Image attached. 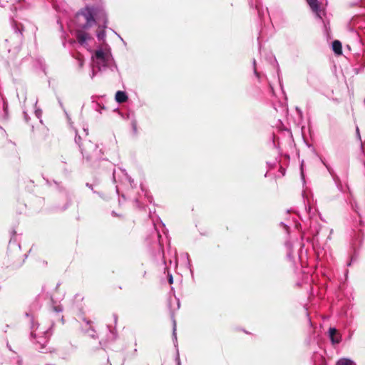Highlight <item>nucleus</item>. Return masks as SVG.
I'll use <instances>...</instances> for the list:
<instances>
[{"mask_svg": "<svg viewBox=\"0 0 365 365\" xmlns=\"http://www.w3.org/2000/svg\"><path fill=\"white\" fill-rule=\"evenodd\" d=\"M53 309L57 312H62L63 310V308L61 305H58V306H56L53 307Z\"/></svg>", "mask_w": 365, "mask_h": 365, "instance_id": "12", "label": "nucleus"}, {"mask_svg": "<svg viewBox=\"0 0 365 365\" xmlns=\"http://www.w3.org/2000/svg\"><path fill=\"white\" fill-rule=\"evenodd\" d=\"M97 19L99 25L102 24L103 28L106 26L107 19L104 11H100L99 15L97 16Z\"/></svg>", "mask_w": 365, "mask_h": 365, "instance_id": "5", "label": "nucleus"}, {"mask_svg": "<svg viewBox=\"0 0 365 365\" xmlns=\"http://www.w3.org/2000/svg\"><path fill=\"white\" fill-rule=\"evenodd\" d=\"M35 331H32V332H31V335L34 336V337H36L37 335H38L40 334V333L36 334Z\"/></svg>", "mask_w": 365, "mask_h": 365, "instance_id": "15", "label": "nucleus"}, {"mask_svg": "<svg viewBox=\"0 0 365 365\" xmlns=\"http://www.w3.org/2000/svg\"><path fill=\"white\" fill-rule=\"evenodd\" d=\"M92 73L91 78H93L97 71H101L110 66L113 63V58L110 50L106 48L97 49L91 57Z\"/></svg>", "mask_w": 365, "mask_h": 365, "instance_id": "1", "label": "nucleus"}, {"mask_svg": "<svg viewBox=\"0 0 365 365\" xmlns=\"http://www.w3.org/2000/svg\"><path fill=\"white\" fill-rule=\"evenodd\" d=\"M336 365H356L355 363L349 359H341L336 363Z\"/></svg>", "mask_w": 365, "mask_h": 365, "instance_id": "8", "label": "nucleus"}, {"mask_svg": "<svg viewBox=\"0 0 365 365\" xmlns=\"http://www.w3.org/2000/svg\"><path fill=\"white\" fill-rule=\"evenodd\" d=\"M255 63H256V62H255V61H254V66H255ZM254 72H255V75H256L257 77H259V73H257V70H256V68H255V67L254 68Z\"/></svg>", "mask_w": 365, "mask_h": 365, "instance_id": "14", "label": "nucleus"}, {"mask_svg": "<svg viewBox=\"0 0 365 365\" xmlns=\"http://www.w3.org/2000/svg\"><path fill=\"white\" fill-rule=\"evenodd\" d=\"M35 115L38 118H40V117L41 116V110L38 109V108H36Z\"/></svg>", "mask_w": 365, "mask_h": 365, "instance_id": "11", "label": "nucleus"}, {"mask_svg": "<svg viewBox=\"0 0 365 365\" xmlns=\"http://www.w3.org/2000/svg\"><path fill=\"white\" fill-rule=\"evenodd\" d=\"M173 335L175 336V327H174V329H173Z\"/></svg>", "mask_w": 365, "mask_h": 365, "instance_id": "17", "label": "nucleus"}, {"mask_svg": "<svg viewBox=\"0 0 365 365\" xmlns=\"http://www.w3.org/2000/svg\"><path fill=\"white\" fill-rule=\"evenodd\" d=\"M307 1L314 11L317 12L318 11L319 6L317 0H307Z\"/></svg>", "mask_w": 365, "mask_h": 365, "instance_id": "9", "label": "nucleus"}, {"mask_svg": "<svg viewBox=\"0 0 365 365\" xmlns=\"http://www.w3.org/2000/svg\"><path fill=\"white\" fill-rule=\"evenodd\" d=\"M329 332L331 341L333 343H339L340 339L336 336L337 332L336 329L335 328H330Z\"/></svg>", "mask_w": 365, "mask_h": 365, "instance_id": "7", "label": "nucleus"}, {"mask_svg": "<svg viewBox=\"0 0 365 365\" xmlns=\"http://www.w3.org/2000/svg\"><path fill=\"white\" fill-rule=\"evenodd\" d=\"M77 59L78 61L79 66L82 67L83 66V60L80 57H78Z\"/></svg>", "mask_w": 365, "mask_h": 365, "instance_id": "13", "label": "nucleus"}, {"mask_svg": "<svg viewBox=\"0 0 365 365\" xmlns=\"http://www.w3.org/2000/svg\"><path fill=\"white\" fill-rule=\"evenodd\" d=\"M332 48L334 53L337 55H340L342 53L341 43L340 41L336 40L332 43Z\"/></svg>", "mask_w": 365, "mask_h": 365, "instance_id": "6", "label": "nucleus"}, {"mask_svg": "<svg viewBox=\"0 0 365 365\" xmlns=\"http://www.w3.org/2000/svg\"><path fill=\"white\" fill-rule=\"evenodd\" d=\"M115 98V101L119 103H124L128 100V96L126 93L120 91L116 92Z\"/></svg>", "mask_w": 365, "mask_h": 365, "instance_id": "4", "label": "nucleus"}, {"mask_svg": "<svg viewBox=\"0 0 365 365\" xmlns=\"http://www.w3.org/2000/svg\"><path fill=\"white\" fill-rule=\"evenodd\" d=\"M106 36V34L103 29L97 32V37L99 41H103Z\"/></svg>", "mask_w": 365, "mask_h": 365, "instance_id": "10", "label": "nucleus"}, {"mask_svg": "<svg viewBox=\"0 0 365 365\" xmlns=\"http://www.w3.org/2000/svg\"><path fill=\"white\" fill-rule=\"evenodd\" d=\"M76 36L78 42L82 45L85 44L91 38V36L83 31H78Z\"/></svg>", "mask_w": 365, "mask_h": 365, "instance_id": "3", "label": "nucleus"}, {"mask_svg": "<svg viewBox=\"0 0 365 365\" xmlns=\"http://www.w3.org/2000/svg\"><path fill=\"white\" fill-rule=\"evenodd\" d=\"M76 18L78 21H85L82 27L83 29H88L91 27L95 21L93 19V9L87 7L79 12Z\"/></svg>", "mask_w": 365, "mask_h": 365, "instance_id": "2", "label": "nucleus"}, {"mask_svg": "<svg viewBox=\"0 0 365 365\" xmlns=\"http://www.w3.org/2000/svg\"><path fill=\"white\" fill-rule=\"evenodd\" d=\"M173 277H172V275H170V277H169V283H170V284H172V283H173Z\"/></svg>", "mask_w": 365, "mask_h": 365, "instance_id": "16", "label": "nucleus"}]
</instances>
